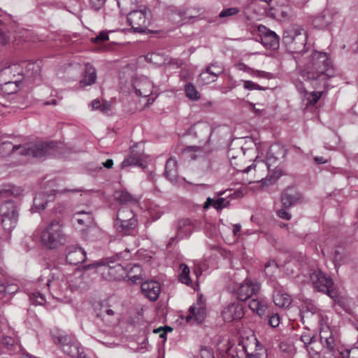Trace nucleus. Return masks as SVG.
I'll return each instance as SVG.
<instances>
[{
	"label": "nucleus",
	"mask_w": 358,
	"mask_h": 358,
	"mask_svg": "<svg viewBox=\"0 0 358 358\" xmlns=\"http://www.w3.org/2000/svg\"><path fill=\"white\" fill-rule=\"evenodd\" d=\"M254 75L259 78H270L271 74L268 72L262 71H256Z\"/></svg>",
	"instance_id": "63"
},
{
	"label": "nucleus",
	"mask_w": 358,
	"mask_h": 358,
	"mask_svg": "<svg viewBox=\"0 0 358 358\" xmlns=\"http://www.w3.org/2000/svg\"><path fill=\"white\" fill-rule=\"evenodd\" d=\"M30 301L34 305H43L45 302V298L40 292H34L29 296Z\"/></svg>",
	"instance_id": "47"
},
{
	"label": "nucleus",
	"mask_w": 358,
	"mask_h": 358,
	"mask_svg": "<svg viewBox=\"0 0 358 358\" xmlns=\"http://www.w3.org/2000/svg\"><path fill=\"white\" fill-rule=\"evenodd\" d=\"M184 90L186 97L189 100L198 101L200 99V93L192 83H187L185 84L184 86Z\"/></svg>",
	"instance_id": "42"
},
{
	"label": "nucleus",
	"mask_w": 358,
	"mask_h": 358,
	"mask_svg": "<svg viewBox=\"0 0 358 358\" xmlns=\"http://www.w3.org/2000/svg\"><path fill=\"white\" fill-rule=\"evenodd\" d=\"M217 69L216 71H212L210 66H206L204 70L199 74L198 77V82L201 85H208L215 82L218 76H220L224 72V68L222 66H215Z\"/></svg>",
	"instance_id": "25"
},
{
	"label": "nucleus",
	"mask_w": 358,
	"mask_h": 358,
	"mask_svg": "<svg viewBox=\"0 0 358 358\" xmlns=\"http://www.w3.org/2000/svg\"><path fill=\"white\" fill-rule=\"evenodd\" d=\"M228 190L220 191L215 193L217 199L208 197L204 203L203 208L207 209L210 206H213L217 211L228 208L230 206V200L229 197L231 196V194H227Z\"/></svg>",
	"instance_id": "19"
},
{
	"label": "nucleus",
	"mask_w": 358,
	"mask_h": 358,
	"mask_svg": "<svg viewBox=\"0 0 358 358\" xmlns=\"http://www.w3.org/2000/svg\"><path fill=\"white\" fill-rule=\"evenodd\" d=\"M222 315L225 322H229L242 318L244 313L242 306L238 303H231L224 308Z\"/></svg>",
	"instance_id": "23"
},
{
	"label": "nucleus",
	"mask_w": 358,
	"mask_h": 358,
	"mask_svg": "<svg viewBox=\"0 0 358 358\" xmlns=\"http://www.w3.org/2000/svg\"><path fill=\"white\" fill-rule=\"evenodd\" d=\"M129 252L128 250H125L111 257L91 263V271L93 270V273L99 275L105 280H120L124 278L126 274V268L121 262L129 258Z\"/></svg>",
	"instance_id": "2"
},
{
	"label": "nucleus",
	"mask_w": 358,
	"mask_h": 358,
	"mask_svg": "<svg viewBox=\"0 0 358 358\" xmlns=\"http://www.w3.org/2000/svg\"><path fill=\"white\" fill-rule=\"evenodd\" d=\"M91 107L93 110H99L101 113L107 115L111 111V104L108 101H105L101 103L98 99L91 102Z\"/></svg>",
	"instance_id": "44"
},
{
	"label": "nucleus",
	"mask_w": 358,
	"mask_h": 358,
	"mask_svg": "<svg viewBox=\"0 0 358 358\" xmlns=\"http://www.w3.org/2000/svg\"><path fill=\"white\" fill-rule=\"evenodd\" d=\"M249 308L256 312L259 315L265 314L266 310V306L264 303L258 299H252L249 302Z\"/></svg>",
	"instance_id": "45"
},
{
	"label": "nucleus",
	"mask_w": 358,
	"mask_h": 358,
	"mask_svg": "<svg viewBox=\"0 0 358 358\" xmlns=\"http://www.w3.org/2000/svg\"><path fill=\"white\" fill-rule=\"evenodd\" d=\"M257 41L266 48L275 49L279 45V37L266 26L260 24L257 27Z\"/></svg>",
	"instance_id": "14"
},
{
	"label": "nucleus",
	"mask_w": 358,
	"mask_h": 358,
	"mask_svg": "<svg viewBox=\"0 0 358 358\" xmlns=\"http://www.w3.org/2000/svg\"><path fill=\"white\" fill-rule=\"evenodd\" d=\"M202 151V149L200 146H189V147H187L185 150H184V152L185 153H188V152H201Z\"/></svg>",
	"instance_id": "62"
},
{
	"label": "nucleus",
	"mask_w": 358,
	"mask_h": 358,
	"mask_svg": "<svg viewBox=\"0 0 358 358\" xmlns=\"http://www.w3.org/2000/svg\"><path fill=\"white\" fill-rule=\"evenodd\" d=\"M320 340L322 348L331 353L334 357L339 355L336 349V338L334 334L329 327H322L320 332Z\"/></svg>",
	"instance_id": "17"
},
{
	"label": "nucleus",
	"mask_w": 358,
	"mask_h": 358,
	"mask_svg": "<svg viewBox=\"0 0 358 358\" xmlns=\"http://www.w3.org/2000/svg\"><path fill=\"white\" fill-rule=\"evenodd\" d=\"M150 13L145 7L132 10L127 14V22L134 32H145L150 23Z\"/></svg>",
	"instance_id": "10"
},
{
	"label": "nucleus",
	"mask_w": 358,
	"mask_h": 358,
	"mask_svg": "<svg viewBox=\"0 0 358 358\" xmlns=\"http://www.w3.org/2000/svg\"><path fill=\"white\" fill-rule=\"evenodd\" d=\"M106 0H91V8L98 10L105 4Z\"/></svg>",
	"instance_id": "60"
},
{
	"label": "nucleus",
	"mask_w": 358,
	"mask_h": 358,
	"mask_svg": "<svg viewBox=\"0 0 358 358\" xmlns=\"http://www.w3.org/2000/svg\"><path fill=\"white\" fill-rule=\"evenodd\" d=\"M285 151L279 145H274L269 148L266 153V164L268 169H271V166H275L277 161L280 157H284Z\"/></svg>",
	"instance_id": "26"
},
{
	"label": "nucleus",
	"mask_w": 358,
	"mask_h": 358,
	"mask_svg": "<svg viewBox=\"0 0 358 358\" xmlns=\"http://www.w3.org/2000/svg\"><path fill=\"white\" fill-rule=\"evenodd\" d=\"M307 94V101L308 105H315L322 96L323 92H312Z\"/></svg>",
	"instance_id": "48"
},
{
	"label": "nucleus",
	"mask_w": 358,
	"mask_h": 358,
	"mask_svg": "<svg viewBox=\"0 0 358 358\" xmlns=\"http://www.w3.org/2000/svg\"><path fill=\"white\" fill-rule=\"evenodd\" d=\"M301 199L300 193L294 189L287 188L282 194L281 201L284 208H289Z\"/></svg>",
	"instance_id": "27"
},
{
	"label": "nucleus",
	"mask_w": 358,
	"mask_h": 358,
	"mask_svg": "<svg viewBox=\"0 0 358 358\" xmlns=\"http://www.w3.org/2000/svg\"><path fill=\"white\" fill-rule=\"evenodd\" d=\"M136 215L134 213L127 207L120 208L117 213V218L115 221L125 222L130 221L131 219H135Z\"/></svg>",
	"instance_id": "41"
},
{
	"label": "nucleus",
	"mask_w": 358,
	"mask_h": 358,
	"mask_svg": "<svg viewBox=\"0 0 358 358\" xmlns=\"http://www.w3.org/2000/svg\"><path fill=\"white\" fill-rule=\"evenodd\" d=\"M41 66L38 62L29 63L26 66L25 72H23L24 78L35 79L40 76Z\"/></svg>",
	"instance_id": "37"
},
{
	"label": "nucleus",
	"mask_w": 358,
	"mask_h": 358,
	"mask_svg": "<svg viewBox=\"0 0 358 358\" xmlns=\"http://www.w3.org/2000/svg\"><path fill=\"white\" fill-rule=\"evenodd\" d=\"M164 176L171 182L175 183L178 181L177 161L173 157H170L166 163Z\"/></svg>",
	"instance_id": "28"
},
{
	"label": "nucleus",
	"mask_w": 358,
	"mask_h": 358,
	"mask_svg": "<svg viewBox=\"0 0 358 358\" xmlns=\"http://www.w3.org/2000/svg\"><path fill=\"white\" fill-rule=\"evenodd\" d=\"M137 219H131L130 221L120 222L115 221V226L117 229L124 234H130L137 227Z\"/></svg>",
	"instance_id": "35"
},
{
	"label": "nucleus",
	"mask_w": 358,
	"mask_h": 358,
	"mask_svg": "<svg viewBox=\"0 0 358 358\" xmlns=\"http://www.w3.org/2000/svg\"><path fill=\"white\" fill-rule=\"evenodd\" d=\"M337 13L335 8L326 7L313 17L312 24L317 29H325L332 24Z\"/></svg>",
	"instance_id": "13"
},
{
	"label": "nucleus",
	"mask_w": 358,
	"mask_h": 358,
	"mask_svg": "<svg viewBox=\"0 0 358 358\" xmlns=\"http://www.w3.org/2000/svg\"><path fill=\"white\" fill-rule=\"evenodd\" d=\"M85 73H87V70L86 69ZM90 85V77L85 74V78L81 80L79 83V86L80 88H83Z\"/></svg>",
	"instance_id": "61"
},
{
	"label": "nucleus",
	"mask_w": 358,
	"mask_h": 358,
	"mask_svg": "<svg viewBox=\"0 0 358 358\" xmlns=\"http://www.w3.org/2000/svg\"><path fill=\"white\" fill-rule=\"evenodd\" d=\"M41 242L50 249L64 245L68 239L64 231V225L57 220L50 222L41 233Z\"/></svg>",
	"instance_id": "5"
},
{
	"label": "nucleus",
	"mask_w": 358,
	"mask_h": 358,
	"mask_svg": "<svg viewBox=\"0 0 358 358\" xmlns=\"http://www.w3.org/2000/svg\"><path fill=\"white\" fill-rule=\"evenodd\" d=\"M306 31L299 24H291L286 28L282 35V43L287 50L292 54L304 53L308 49Z\"/></svg>",
	"instance_id": "4"
},
{
	"label": "nucleus",
	"mask_w": 358,
	"mask_h": 358,
	"mask_svg": "<svg viewBox=\"0 0 358 358\" xmlns=\"http://www.w3.org/2000/svg\"><path fill=\"white\" fill-rule=\"evenodd\" d=\"M277 270H278V267H277L276 264H274V262H273L272 264L271 262H268L264 266L265 273H266V275H268L272 276L273 273L274 271H276Z\"/></svg>",
	"instance_id": "56"
},
{
	"label": "nucleus",
	"mask_w": 358,
	"mask_h": 358,
	"mask_svg": "<svg viewBox=\"0 0 358 358\" xmlns=\"http://www.w3.org/2000/svg\"><path fill=\"white\" fill-rule=\"evenodd\" d=\"M55 343L59 344L66 355L71 358H87L80 348V343L67 335H59L54 338Z\"/></svg>",
	"instance_id": "9"
},
{
	"label": "nucleus",
	"mask_w": 358,
	"mask_h": 358,
	"mask_svg": "<svg viewBox=\"0 0 358 358\" xmlns=\"http://www.w3.org/2000/svg\"><path fill=\"white\" fill-rule=\"evenodd\" d=\"M141 292L151 301L157 300L161 292L159 282L155 280H147L141 284Z\"/></svg>",
	"instance_id": "22"
},
{
	"label": "nucleus",
	"mask_w": 358,
	"mask_h": 358,
	"mask_svg": "<svg viewBox=\"0 0 358 358\" xmlns=\"http://www.w3.org/2000/svg\"><path fill=\"white\" fill-rule=\"evenodd\" d=\"M200 355L201 358H215L213 351L206 347L201 348Z\"/></svg>",
	"instance_id": "55"
},
{
	"label": "nucleus",
	"mask_w": 358,
	"mask_h": 358,
	"mask_svg": "<svg viewBox=\"0 0 358 358\" xmlns=\"http://www.w3.org/2000/svg\"><path fill=\"white\" fill-rule=\"evenodd\" d=\"M314 287L318 291L327 294L334 299L338 297V292L334 287L332 278L321 270H315L310 275Z\"/></svg>",
	"instance_id": "8"
},
{
	"label": "nucleus",
	"mask_w": 358,
	"mask_h": 358,
	"mask_svg": "<svg viewBox=\"0 0 358 358\" xmlns=\"http://www.w3.org/2000/svg\"><path fill=\"white\" fill-rule=\"evenodd\" d=\"M92 306L95 317L106 326L111 327L117 324L118 316L107 303H94Z\"/></svg>",
	"instance_id": "11"
},
{
	"label": "nucleus",
	"mask_w": 358,
	"mask_h": 358,
	"mask_svg": "<svg viewBox=\"0 0 358 358\" xmlns=\"http://www.w3.org/2000/svg\"><path fill=\"white\" fill-rule=\"evenodd\" d=\"M196 310H197L199 313H200L201 311L203 312V309L201 307L196 308L194 306H190V308H189V314L191 315V316L196 317Z\"/></svg>",
	"instance_id": "64"
},
{
	"label": "nucleus",
	"mask_w": 358,
	"mask_h": 358,
	"mask_svg": "<svg viewBox=\"0 0 358 358\" xmlns=\"http://www.w3.org/2000/svg\"><path fill=\"white\" fill-rule=\"evenodd\" d=\"M138 0H117L118 7L122 12L136 10Z\"/></svg>",
	"instance_id": "46"
},
{
	"label": "nucleus",
	"mask_w": 358,
	"mask_h": 358,
	"mask_svg": "<svg viewBox=\"0 0 358 358\" xmlns=\"http://www.w3.org/2000/svg\"><path fill=\"white\" fill-rule=\"evenodd\" d=\"M300 340L304 344V348L309 355H318L317 350H315L314 347L311 346V345L317 341L315 335L311 334L309 331H304L301 334Z\"/></svg>",
	"instance_id": "32"
},
{
	"label": "nucleus",
	"mask_w": 358,
	"mask_h": 358,
	"mask_svg": "<svg viewBox=\"0 0 358 358\" xmlns=\"http://www.w3.org/2000/svg\"><path fill=\"white\" fill-rule=\"evenodd\" d=\"M112 31H110L111 32ZM109 31H102L94 38H91V42L97 45L96 48L91 46V50L97 52H106L108 51L112 45H101L102 42L106 41L109 39L108 38Z\"/></svg>",
	"instance_id": "29"
},
{
	"label": "nucleus",
	"mask_w": 358,
	"mask_h": 358,
	"mask_svg": "<svg viewBox=\"0 0 358 358\" xmlns=\"http://www.w3.org/2000/svg\"><path fill=\"white\" fill-rule=\"evenodd\" d=\"M244 88L248 90H264V88L259 86L258 84L251 81V80H245L244 81Z\"/></svg>",
	"instance_id": "54"
},
{
	"label": "nucleus",
	"mask_w": 358,
	"mask_h": 358,
	"mask_svg": "<svg viewBox=\"0 0 358 358\" xmlns=\"http://www.w3.org/2000/svg\"><path fill=\"white\" fill-rule=\"evenodd\" d=\"M202 13V8L198 6L182 8L173 13V19L182 23L194 22Z\"/></svg>",
	"instance_id": "15"
},
{
	"label": "nucleus",
	"mask_w": 358,
	"mask_h": 358,
	"mask_svg": "<svg viewBox=\"0 0 358 358\" xmlns=\"http://www.w3.org/2000/svg\"><path fill=\"white\" fill-rule=\"evenodd\" d=\"M333 259H334L335 266H340L341 264L342 260H343V254L340 251L336 250L334 252Z\"/></svg>",
	"instance_id": "58"
},
{
	"label": "nucleus",
	"mask_w": 358,
	"mask_h": 358,
	"mask_svg": "<svg viewBox=\"0 0 358 358\" xmlns=\"http://www.w3.org/2000/svg\"><path fill=\"white\" fill-rule=\"evenodd\" d=\"M335 75V70L328 55L313 51L306 64L303 78L310 81L315 89L327 88V81Z\"/></svg>",
	"instance_id": "1"
},
{
	"label": "nucleus",
	"mask_w": 358,
	"mask_h": 358,
	"mask_svg": "<svg viewBox=\"0 0 358 358\" xmlns=\"http://www.w3.org/2000/svg\"><path fill=\"white\" fill-rule=\"evenodd\" d=\"M131 86L138 96L147 97L152 94L153 83L145 76L133 78Z\"/></svg>",
	"instance_id": "16"
},
{
	"label": "nucleus",
	"mask_w": 358,
	"mask_h": 358,
	"mask_svg": "<svg viewBox=\"0 0 358 358\" xmlns=\"http://www.w3.org/2000/svg\"><path fill=\"white\" fill-rule=\"evenodd\" d=\"M194 227L189 219L180 220L178 222L177 232L174 237H172L167 244L170 247L176 240H181L190 236L194 231Z\"/></svg>",
	"instance_id": "21"
},
{
	"label": "nucleus",
	"mask_w": 358,
	"mask_h": 358,
	"mask_svg": "<svg viewBox=\"0 0 358 358\" xmlns=\"http://www.w3.org/2000/svg\"><path fill=\"white\" fill-rule=\"evenodd\" d=\"M240 11V9L237 7H231L223 9L219 14V17L221 18L230 17L236 15Z\"/></svg>",
	"instance_id": "51"
},
{
	"label": "nucleus",
	"mask_w": 358,
	"mask_h": 358,
	"mask_svg": "<svg viewBox=\"0 0 358 358\" xmlns=\"http://www.w3.org/2000/svg\"><path fill=\"white\" fill-rule=\"evenodd\" d=\"M129 166L143 167V161L139 157L129 155L120 164L121 169H125Z\"/></svg>",
	"instance_id": "40"
},
{
	"label": "nucleus",
	"mask_w": 358,
	"mask_h": 358,
	"mask_svg": "<svg viewBox=\"0 0 358 358\" xmlns=\"http://www.w3.org/2000/svg\"><path fill=\"white\" fill-rule=\"evenodd\" d=\"M6 16L0 15V25L5 23ZM8 41V37L4 30L0 28V45H6Z\"/></svg>",
	"instance_id": "52"
},
{
	"label": "nucleus",
	"mask_w": 358,
	"mask_h": 358,
	"mask_svg": "<svg viewBox=\"0 0 358 358\" xmlns=\"http://www.w3.org/2000/svg\"><path fill=\"white\" fill-rule=\"evenodd\" d=\"M90 217L87 213L84 211L78 212L73 215V221L76 228L80 231L84 230L83 228L86 226V223L89 222Z\"/></svg>",
	"instance_id": "38"
},
{
	"label": "nucleus",
	"mask_w": 358,
	"mask_h": 358,
	"mask_svg": "<svg viewBox=\"0 0 358 358\" xmlns=\"http://www.w3.org/2000/svg\"><path fill=\"white\" fill-rule=\"evenodd\" d=\"M126 275L128 276L129 280L132 281V282H140V280L143 278L141 266L138 264H134L128 271L126 269V274L124 277Z\"/></svg>",
	"instance_id": "36"
},
{
	"label": "nucleus",
	"mask_w": 358,
	"mask_h": 358,
	"mask_svg": "<svg viewBox=\"0 0 358 358\" xmlns=\"http://www.w3.org/2000/svg\"><path fill=\"white\" fill-rule=\"evenodd\" d=\"M277 215L279 217L285 220H289L292 217L291 214L286 210L285 208L278 210Z\"/></svg>",
	"instance_id": "59"
},
{
	"label": "nucleus",
	"mask_w": 358,
	"mask_h": 358,
	"mask_svg": "<svg viewBox=\"0 0 358 358\" xmlns=\"http://www.w3.org/2000/svg\"><path fill=\"white\" fill-rule=\"evenodd\" d=\"M180 273L178 275V280L180 282L187 285L192 284V280L189 277L190 270L189 268L185 264H181L179 266Z\"/></svg>",
	"instance_id": "43"
},
{
	"label": "nucleus",
	"mask_w": 358,
	"mask_h": 358,
	"mask_svg": "<svg viewBox=\"0 0 358 358\" xmlns=\"http://www.w3.org/2000/svg\"><path fill=\"white\" fill-rule=\"evenodd\" d=\"M18 214L15 203L12 200H6L0 205V220L5 231L10 233L16 226ZM10 239L8 234L6 240Z\"/></svg>",
	"instance_id": "7"
},
{
	"label": "nucleus",
	"mask_w": 358,
	"mask_h": 358,
	"mask_svg": "<svg viewBox=\"0 0 358 358\" xmlns=\"http://www.w3.org/2000/svg\"><path fill=\"white\" fill-rule=\"evenodd\" d=\"M191 132L193 133L196 137H199L198 133H203L206 139L208 141L211 134V129L206 123H196L192 127Z\"/></svg>",
	"instance_id": "39"
},
{
	"label": "nucleus",
	"mask_w": 358,
	"mask_h": 358,
	"mask_svg": "<svg viewBox=\"0 0 358 358\" xmlns=\"http://www.w3.org/2000/svg\"><path fill=\"white\" fill-rule=\"evenodd\" d=\"M260 289V284L256 280L246 278L239 284L236 294L239 301H246L252 295L256 294Z\"/></svg>",
	"instance_id": "12"
},
{
	"label": "nucleus",
	"mask_w": 358,
	"mask_h": 358,
	"mask_svg": "<svg viewBox=\"0 0 358 358\" xmlns=\"http://www.w3.org/2000/svg\"><path fill=\"white\" fill-rule=\"evenodd\" d=\"M268 324L272 327H277L280 324V316L275 313L269 316Z\"/></svg>",
	"instance_id": "57"
},
{
	"label": "nucleus",
	"mask_w": 358,
	"mask_h": 358,
	"mask_svg": "<svg viewBox=\"0 0 358 358\" xmlns=\"http://www.w3.org/2000/svg\"><path fill=\"white\" fill-rule=\"evenodd\" d=\"M55 147L56 144L54 142L39 141L34 145H13L10 142H3L0 144V154L2 156H8L11 153L18 152L21 155L42 158L53 155Z\"/></svg>",
	"instance_id": "3"
},
{
	"label": "nucleus",
	"mask_w": 358,
	"mask_h": 358,
	"mask_svg": "<svg viewBox=\"0 0 358 358\" xmlns=\"http://www.w3.org/2000/svg\"><path fill=\"white\" fill-rule=\"evenodd\" d=\"M24 79L23 68L20 64H13L7 66H0V85H13L14 89L10 93H15L18 90L19 84Z\"/></svg>",
	"instance_id": "6"
},
{
	"label": "nucleus",
	"mask_w": 358,
	"mask_h": 358,
	"mask_svg": "<svg viewBox=\"0 0 358 358\" xmlns=\"http://www.w3.org/2000/svg\"><path fill=\"white\" fill-rule=\"evenodd\" d=\"M23 189L11 184H5L0 187V198L9 196H18L22 194Z\"/></svg>",
	"instance_id": "33"
},
{
	"label": "nucleus",
	"mask_w": 358,
	"mask_h": 358,
	"mask_svg": "<svg viewBox=\"0 0 358 358\" xmlns=\"http://www.w3.org/2000/svg\"><path fill=\"white\" fill-rule=\"evenodd\" d=\"M63 281L58 277H55V274H52L45 281V285L49 290L50 294L55 299H58L57 296L62 289Z\"/></svg>",
	"instance_id": "30"
},
{
	"label": "nucleus",
	"mask_w": 358,
	"mask_h": 358,
	"mask_svg": "<svg viewBox=\"0 0 358 358\" xmlns=\"http://www.w3.org/2000/svg\"><path fill=\"white\" fill-rule=\"evenodd\" d=\"M343 358H358V347L345 350L339 353Z\"/></svg>",
	"instance_id": "53"
},
{
	"label": "nucleus",
	"mask_w": 358,
	"mask_h": 358,
	"mask_svg": "<svg viewBox=\"0 0 358 358\" xmlns=\"http://www.w3.org/2000/svg\"><path fill=\"white\" fill-rule=\"evenodd\" d=\"M243 349L246 358H267V354L262 345L256 338L243 343Z\"/></svg>",
	"instance_id": "18"
},
{
	"label": "nucleus",
	"mask_w": 358,
	"mask_h": 358,
	"mask_svg": "<svg viewBox=\"0 0 358 358\" xmlns=\"http://www.w3.org/2000/svg\"><path fill=\"white\" fill-rule=\"evenodd\" d=\"M114 198L120 204L136 203L138 199L125 189H118L114 192Z\"/></svg>",
	"instance_id": "31"
},
{
	"label": "nucleus",
	"mask_w": 358,
	"mask_h": 358,
	"mask_svg": "<svg viewBox=\"0 0 358 358\" xmlns=\"http://www.w3.org/2000/svg\"><path fill=\"white\" fill-rule=\"evenodd\" d=\"M15 339L10 336H3L1 338L2 346L7 349L8 351H13V348L15 347Z\"/></svg>",
	"instance_id": "49"
},
{
	"label": "nucleus",
	"mask_w": 358,
	"mask_h": 358,
	"mask_svg": "<svg viewBox=\"0 0 358 358\" xmlns=\"http://www.w3.org/2000/svg\"><path fill=\"white\" fill-rule=\"evenodd\" d=\"M91 236H92L94 238V240L96 241L101 239L104 236V233L101 229L96 226V224H92L91 222Z\"/></svg>",
	"instance_id": "50"
},
{
	"label": "nucleus",
	"mask_w": 358,
	"mask_h": 358,
	"mask_svg": "<svg viewBox=\"0 0 358 358\" xmlns=\"http://www.w3.org/2000/svg\"><path fill=\"white\" fill-rule=\"evenodd\" d=\"M78 191V189H64L62 191L53 189L50 191V194H48L46 192L38 193L34 199L33 208L35 209V211L43 210L48 202L53 201L55 195L57 193L65 192H74Z\"/></svg>",
	"instance_id": "20"
},
{
	"label": "nucleus",
	"mask_w": 358,
	"mask_h": 358,
	"mask_svg": "<svg viewBox=\"0 0 358 358\" xmlns=\"http://www.w3.org/2000/svg\"><path fill=\"white\" fill-rule=\"evenodd\" d=\"M273 297L274 303L279 307L287 308L292 303L291 296L279 290L274 291Z\"/></svg>",
	"instance_id": "34"
},
{
	"label": "nucleus",
	"mask_w": 358,
	"mask_h": 358,
	"mask_svg": "<svg viewBox=\"0 0 358 358\" xmlns=\"http://www.w3.org/2000/svg\"><path fill=\"white\" fill-rule=\"evenodd\" d=\"M86 259V252L83 248L70 246L66 249V261L71 265H77Z\"/></svg>",
	"instance_id": "24"
}]
</instances>
